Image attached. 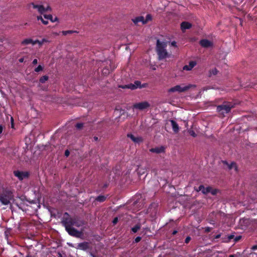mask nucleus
I'll return each instance as SVG.
<instances>
[{
  "label": "nucleus",
  "instance_id": "nucleus-39",
  "mask_svg": "<svg viewBox=\"0 0 257 257\" xmlns=\"http://www.w3.org/2000/svg\"><path fill=\"white\" fill-rule=\"evenodd\" d=\"M190 240H191V237H190V236H187V237L186 238L185 240V242L186 243H189V241H190Z\"/></svg>",
  "mask_w": 257,
  "mask_h": 257
},
{
  "label": "nucleus",
  "instance_id": "nucleus-6",
  "mask_svg": "<svg viewBox=\"0 0 257 257\" xmlns=\"http://www.w3.org/2000/svg\"><path fill=\"white\" fill-rule=\"evenodd\" d=\"M150 106V103L146 101L136 103L133 105V109L143 110Z\"/></svg>",
  "mask_w": 257,
  "mask_h": 257
},
{
  "label": "nucleus",
  "instance_id": "nucleus-10",
  "mask_svg": "<svg viewBox=\"0 0 257 257\" xmlns=\"http://www.w3.org/2000/svg\"><path fill=\"white\" fill-rule=\"evenodd\" d=\"M199 191L202 192L203 194H207L209 192H211L213 195L216 194V190H212L210 187H205L203 185H200L199 187Z\"/></svg>",
  "mask_w": 257,
  "mask_h": 257
},
{
  "label": "nucleus",
  "instance_id": "nucleus-17",
  "mask_svg": "<svg viewBox=\"0 0 257 257\" xmlns=\"http://www.w3.org/2000/svg\"><path fill=\"white\" fill-rule=\"evenodd\" d=\"M171 124L173 128V131L175 133H178L179 130V127L177 122L174 120H170Z\"/></svg>",
  "mask_w": 257,
  "mask_h": 257
},
{
  "label": "nucleus",
  "instance_id": "nucleus-53",
  "mask_svg": "<svg viewBox=\"0 0 257 257\" xmlns=\"http://www.w3.org/2000/svg\"><path fill=\"white\" fill-rule=\"evenodd\" d=\"M93 139L95 141H97L98 140V138L97 137H94Z\"/></svg>",
  "mask_w": 257,
  "mask_h": 257
},
{
  "label": "nucleus",
  "instance_id": "nucleus-29",
  "mask_svg": "<svg viewBox=\"0 0 257 257\" xmlns=\"http://www.w3.org/2000/svg\"><path fill=\"white\" fill-rule=\"evenodd\" d=\"M195 65H184L183 67V70L190 71L191 70Z\"/></svg>",
  "mask_w": 257,
  "mask_h": 257
},
{
  "label": "nucleus",
  "instance_id": "nucleus-56",
  "mask_svg": "<svg viewBox=\"0 0 257 257\" xmlns=\"http://www.w3.org/2000/svg\"><path fill=\"white\" fill-rule=\"evenodd\" d=\"M177 233V231L175 230L173 231V234H175Z\"/></svg>",
  "mask_w": 257,
  "mask_h": 257
},
{
  "label": "nucleus",
  "instance_id": "nucleus-14",
  "mask_svg": "<svg viewBox=\"0 0 257 257\" xmlns=\"http://www.w3.org/2000/svg\"><path fill=\"white\" fill-rule=\"evenodd\" d=\"M180 27L181 30L184 32L187 29H189L192 27V24L188 22H183L181 23Z\"/></svg>",
  "mask_w": 257,
  "mask_h": 257
},
{
  "label": "nucleus",
  "instance_id": "nucleus-45",
  "mask_svg": "<svg viewBox=\"0 0 257 257\" xmlns=\"http://www.w3.org/2000/svg\"><path fill=\"white\" fill-rule=\"evenodd\" d=\"M37 63H38L37 59H35L33 60L32 64H37Z\"/></svg>",
  "mask_w": 257,
  "mask_h": 257
},
{
  "label": "nucleus",
  "instance_id": "nucleus-2",
  "mask_svg": "<svg viewBox=\"0 0 257 257\" xmlns=\"http://www.w3.org/2000/svg\"><path fill=\"white\" fill-rule=\"evenodd\" d=\"M167 43L160 41L159 39L157 41L156 51L159 60H162L169 57V54L166 50Z\"/></svg>",
  "mask_w": 257,
  "mask_h": 257
},
{
  "label": "nucleus",
  "instance_id": "nucleus-13",
  "mask_svg": "<svg viewBox=\"0 0 257 257\" xmlns=\"http://www.w3.org/2000/svg\"><path fill=\"white\" fill-rule=\"evenodd\" d=\"M84 223V221L80 219L79 217H74L72 226H75L76 227H79L83 225Z\"/></svg>",
  "mask_w": 257,
  "mask_h": 257
},
{
  "label": "nucleus",
  "instance_id": "nucleus-26",
  "mask_svg": "<svg viewBox=\"0 0 257 257\" xmlns=\"http://www.w3.org/2000/svg\"><path fill=\"white\" fill-rule=\"evenodd\" d=\"M228 168L229 169H234L235 171H237V167L236 164L232 162L230 164L228 165Z\"/></svg>",
  "mask_w": 257,
  "mask_h": 257
},
{
  "label": "nucleus",
  "instance_id": "nucleus-1",
  "mask_svg": "<svg viewBox=\"0 0 257 257\" xmlns=\"http://www.w3.org/2000/svg\"><path fill=\"white\" fill-rule=\"evenodd\" d=\"M13 199V192L11 189L0 187V202L3 205H8Z\"/></svg>",
  "mask_w": 257,
  "mask_h": 257
},
{
  "label": "nucleus",
  "instance_id": "nucleus-12",
  "mask_svg": "<svg viewBox=\"0 0 257 257\" xmlns=\"http://www.w3.org/2000/svg\"><path fill=\"white\" fill-rule=\"evenodd\" d=\"M77 249H81L84 251H87L89 249V243L87 242H83L79 243L77 244Z\"/></svg>",
  "mask_w": 257,
  "mask_h": 257
},
{
  "label": "nucleus",
  "instance_id": "nucleus-11",
  "mask_svg": "<svg viewBox=\"0 0 257 257\" xmlns=\"http://www.w3.org/2000/svg\"><path fill=\"white\" fill-rule=\"evenodd\" d=\"M200 45L203 48H207L213 46V43L207 39H202L199 42Z\"/></svg>",
  "mask_w": 257,
  "mask_h": 257
},
{
  "label": "nucleus",
  "instance_id": "nucleus-21",
  "mask_svg": "<svg viewBox=\"0 0 257 257\" xmlns=\"http://www.w3.org/2000/svg\"><path fill=\"white\" fill-rule=\"evenodd\" d=\"M34 42V41L32 39H26L22 42V44L23 45H27L31 44H32V45H33Z\"/></svg>",
  "mask_w": 257,
  "mask_h": 257
},
{
  "label": "nucleus",
  "instance_id": "nucleus-50",
  "mask_svg": "<svg viewBox=\"0 0 257 257\" xmlns=\"http://www.w3.org/2000/svg\"><path fill=\"white\" fill-rule=\"evenodd\" d=\"M3 127L2 125H0V134H2L3 132Z\"/></svg>",
  "mask_w": 257,
  "mask_h": 257
},
{
  "label": "nucleus",
  "instance_id": "nucleus-24",
  "mask_svg": "<svg viewBox=\"0 0 257 257\" xmlns=\"http://www.w3.org/2000/svg\"><path fill=\"white\" fill-rule=\"evenodd\" d=\"M37 19L38 21L40 20L44 25H46L48 24V21L44 20L42 16H37Z\"/></svg>",
  "mask_w": 257,
  "mask_h": 257
},
{
  "label": "nucleus",
  "instance_id": "nucleus-52",
  "mask_svg": "<svg viewBox=\"0 0 257 257\" xmlns=\"http://www.w3.org/2000/svg\"><path fill=\"white\" fill-rule=\"evenodd\" d=\"M11 121H12V127H14L13 118L12 117H11Z\"/></svg>",
  "mask_w": 257,
  "mask_h": 257
},
{
  "label": "nucleus",
  "instance_id": "nucleus-54",
  "mask_svg": "<svg viewBox=\"0 0 257 257\" xmlns=\"http://www.w3.org/2000/svg\"><path fill=\"white\" fill-rule=\"evenodd\" d=\"M45 9H47V12L48 10H50V9H50V8L49 7H47V8H45Z\"/></svg>",
  "mask_w": 257,
  "mask_h": 257
},
{
  "label": "nucleus",
  "instance_id": "nucleus-51",
  "mask_svg": "<svg viewBox=\"0 0 257 257\" xmlns=\"http://www.w3.org/2000/svg\"><path fill=\"white\" fill-rule=\"evenodd\" d=\"M209 88H208V87H204V88H203V91H206V90H208V89H209Z\"/></svg>",
  "mask_w": 257,
  "mask_h": 257
},
{
  "label": "nucleus",
  "instance_id": "nucleus-3",
  "mask_svg": "<svg viewBox=\"0 0 257 257\" xmlns=\"http://www.w3.org/2000/svg\"><path fill=\"white\" fill-rule=\"evenodd\" d=\"M192 87H195V85L192 84H188L187 85H185L184 84L177 85L170 88L168 90V92L173 93L177 92L179 93H181L188 90L189 89Z\"/></svg>",
  "mask_w": 257,
  "mask_h": 257
},
{
  "label": "nucleus",
  "instance_id": "nucleus-22",
  "mask_svg": "<svg viewBox=\"0 0 257 257\" xmlns=\"http://www.w3.org/2000/svg\"><path fill=\"white\" fill-rule=\"evenodd\" d=\"M110 66L111 65H106L102 70V74L104 75L108 74L110 73Z\"/></svg>",
  "mask_w": 257,
  "mask_h": 257
},
{
  "label": "nucleus",
  "instance_id": "nucleus-19",
  "mask_svg": "<svg viewBox=\"0 0 257 257\" xmlns=\"http://www.w3.org/2000/svg\"><path fill=\"white\" fill-rule=\"evenodd\" d=\"M49 41L46 39H43L42 40H36L34 41L33 45L38 44L40 46H41L44 43L49 42Z\"/></svg>",
  "mask_w": 257,
  "mask_h": 257
},
{
  "label": "nucleus",
  "instance_id": "nucleus-33",
  "mask_svg": "<svg viewBox=\"0 0 257 257\" xmlns=\"http://www.w3.org/2000/svg\"><path fill=\"white\" fill-rule=\"evenodd\" d=\"M217 70L216 68H214L210 71V75L211 76L212 75H215L217 73Z\"/></svg>",
  "mask_w": 257,
  "mask_h": 257
},
{
  "label": "nucleus",
  "instance_id": "nucleus-35",
  "mask_svg": "<svg viewBox=\"0 0 257 257\" xmlns=\"http://www.w3.org/2000/svg\"><path fill=\"white\" fill-rule=\"evenodd\" d=\"M188 132L191 136L193 137H196V134L194 131L190 130L188 131Z\"/></svg>",
  "mask_w": 257,
  "mask_h": 257
},
{
  "label": "nucleus",
  "instance_id": "nucleus-31",
  "mask_svg": "<svg viewBox=\"0 0 257 257\" xmlns=\"http://www.w3.org/2000/svg\"><path fill=\"white\" fill-rule=\"evenodd\" d=\"M48 77L47 76H43L40 78V82L43 83L45 82V81H46L48 80Z\"/></svg>",
  "mask_w": 257,
  "mask_h": 257
},
{
  "label": "nucleus",
  "instance_id": "nucleus-15",
  "mask_svg": "<svg viewBox=\"0 0 257 257\" xmlns=\"http://www.w3.org/2000/svg\"><path fill=\"white\" fill-rule=\"evenodd\" d=\"M127 136L135 143H140L143 141L142 138L140 137H136L132 134H128Z\"/></svg>",
  "mask_w": 257,
  "mask_h": 257
},
{
  "label": "nucleus",
  "instance_id": "nucleus-58",
  "mask_svg": "<svg viewBox=\"0 0 257 257\" xmlns=\"http://www.w3.org/2000/svg\"><path fill=\"white\" fill-rule=\"evenodd\" d=\"M219 236H220V235H218L216 236V238H218V237H219Z\"/></svg>",
  "mask_w": 257,
  "mask_h": 257
},
{
  "label": "nucleus",
  "instance_id": "nucleus-37",
  "mask_svg": "<svg viewBox=\"0 0 257 257\" xmlns=\"http://www.w3.org/2000/svg\"><path fill=\"white\" fill-rule=\"evenodd\" d=\"M83 123H78L76 125V127L78 129L81 128L83 127Z\"/></svg>",
  "mask_w": 257,
  "mask_h": 257
},
{
  "label": "nucleus",
  "instance_id": "nucleus-44",
  "mask_svg": "<svg viewBox=\"0 0 257 257\" xmlns=\"http://www.w3.org/2000/svg\"><path fill=\"white\" fill-rule=\"evenodd\" d=\"M205 231L207 232H210L211 231V228L209 227H207L205 228Z\"/></svg>",
  "mask_w": 257,
  "mask_h": 257
},
{
  "label": "nucleus",
  "instance_id": "nucleus-16",
  "mask_svg": "<svg viewBox=\"0 0 257 257\" xmlns=\"http://www.w3.org/2000/svg\"><path fill=\"white\" fill-rule=\"evenodd\" d=\"M164 148L163 147H156L155 148H152L150 150V151L152 153L156 154H159L164 151Z\"/></svg>",
  "mask_w": 257,
  "mask_h": 257
},
{
  "label": "nucleus",
  "instance_id": "nucleus-7",
  "mask_svg": "<svg viewBox=\"0 0 257 257\" xmlns=\"http://www.w3.org/2000/svg\"><path fill=\"white\" fill-rule=\"evenodd\" d=\"M141 82L139 80H136L134 83H130L127 85H119V87L123 89H130L131 90H135L137 88H141Z\"/></svg>",
  "mask_w": 257,
  "mask_h": 257
},
{
  "label": "nucleus",
  "instance_id": "nucleus-32",
  "mask_svg": "<svg viewBox=\"0 0 257 257\" xmlns=\"http://www.w3.org/2000/svg\"><path fill=\"white\" fill-rule=\"evenodd\" d=\"M146 169H142L141 168H139L138 173L140 175H143V174H145L146 173Z\"/></svg>",
  "mask_w": 257,
  "mask_h": 257
},
{
  "label": "nucleus",
  "instance_id": "nucleus-9",
  "mask_svg": "<svg viewBox=\"0 0 257 257\" xmlns=\"http://www.w3.org/2000/svg\"><path fill=\"white\" fill-rule=\"evenodd\" d=\"M14 174L20 180H22L24 178L28 177L29 174L27 172H22L19 171H15Z\"/></svg>",
  "mask_w": 257,
  "mask_h": 257
},
{
  "label": "nucleus",
  "instance_id": "nucleus-25",
  "mask_svg": "<svg viewBox=\"0 0 257 257\" xmlns=\"http://www.w3.org/2000/svg\"><path fill=\"white\" fill-rule=\"evenodd\" d=\"M141 228L140 224H137L132 228L131 230L133 233H136Z\"/></svg>",
  "mask_w": 257,
  "mask_h": 257
},
{
  "label": "nucleus",
  "instance_id": "nucleus-48",
  "mask_svg": "<svg viewBox=\"0 0 257 257\" xmlns=\"http://www.w3.org/2000/svg\"><path fill=\"white\" fill-rule=\"evenodd\" d=\"M251 248L253 250H255L257 249V245L253 246Z\"/></svg>",
  "mask_w": 257,
  "mask_h": 257
},
{
  "label": "nucleus",
  "instance_id": "nucleus-47",
  "mask_svg": "<svg viewBox=\"0 0 257 257\" xmlns=\"http://www.w3.org/2000/svg\"><path fill=\"white\" fill-rule=\"evenodd\" d=\"M189 64L190 65H191V64H196V63L194 61H191L189 62Z\"/></svg>",
  "mask_w": 257,
  "mask_h": 257
},
{
  "label": "nucleus",
  "instance_id": "nucleus-46",
  "mask_svg": "<svg viewBox=\"0 0 257 257\" xmlns=\"http://www.w3.org/2000/svg\"><path fill=\"white\" fill-rule=\"evenodd\" d=\"M19 62L20 63H22V62H24V58H21L19 59Z\"/></svg>",
  "mask_w": 257,
  "mask_h": 257
},
{
  "label": "nucleus",
  "instance_id": "nucleus-49",
  "mask_svg": "<svg viewBox=\"0 0 257 257\" xmlns=\"http://www.w3.org/2000/svg\"><path fill=\"white\" fill-rule=\"evenodd\" d=\"M240 237H240V236H238L236 237H235V241H238L239 239H240Z\"/></svg>",
  "mask_w": 257,
  "mask_h": 257
},
{
  "label": "nucleus",
  "instance_id": "nucleus-43",
  "mask_svg": "<svg viewBox=\"0 0 257 257\" xmlns=\"http://www.w3.org/2000/svg\"><path fill=\"white\" fill-rule=\"evenodd\" d=\"M69 154H70L69 151L68 150H66L65 152V156L66 157H68Z\"/></svg>",
  "mask_w": 257,
  "mask_h": 257
},
{
  "label": "nucleus",
  "instance_id": "nucleus-8",
  "mask_svg": "<svg viewBox=\"0 0 257 257\" xmlns=\"http://www.w3.org/2000/svg\"><path fill=\"white\" fill-rule=\"evenodd\" d=\"M67 232L71 236L76 237H79L81 234V232L76 230L72 226L65 229Z\"/></svg>",
  "mask_w": 257,
  "mask_h": 257
},
{
  "label": "nucleus",
  "instance_id": "nucleus-59",
  "mask_svg": "<svg viewBox=\"0 0 257 257\" xmlns=\"http://www.w3.org/2000/svg\"><path fill=\"white\" fill-rule=\"evenodd\" d=\"M26 257H30L29 256H27Z\"/></svg>",
  "mask_w": 257,
  "mask_h": 257
},
{
  "label": "nucleus",
  "instance_id": "nucleus-28",
  "mask_svg": "<svg viewBox=\"0 0 257 257\" xmlns=\"http://www.w3.org/2000/svg\"><path fill=\"white\" fill-rule=\"evenodd\" d=\"M38 11L40 14H43L44 13L47 12V9H46L43 6H42L41 7H39V9L38 10Z\"/></svg>",
  "mask_w": 257,
  "mask_h": 257
},
{
  "label": "nucleus",
  "instance_id": "nucleus-18",
  "mask_svg": "<svg viewBox=\"0 0 257 257\" xmlns=\"http://www.w3.org/2000/svg\"><path fill=\"white\" fill-rule=\"evenodd\" d=\"M133 23L137 25L139 22H142L143 23V21H144V17L143 16H139L136 17L132 19Z\"/></svg>",
  "mask_w": 257,
  "mask_h": 257
},
{
  "label": "nucleus",
  "instance_id": "nucleus-34",
  "mask_svg": "<svg viewBox=\"0 0 257 257\" xmlns=\"http://www.w3.org/2000/svg\"><path fill=\"white\" fill-rule=\"evenodd\" d=\"M43 69V67H42V65H38V66L35 69V71L36 72H40L41 71H42Z\"/></svg>",
  "mask_w": 257,
  "mask_h": 257
},
{
  "label": "nucleus",
  "instance_id": "nucleus-36",
  "mask_svg": "<svg viewBox=\"0 0 257 257\" xmlns=\"http://www.w3.org/2000/svg\"><path fill=\"white\" fill-rule=\"evenodd\" d=\"M32 5L33 6V8L34 9H37V10H39L40 7H41L42 6V5H35L33 3L32 4Z\"/></svg>",
  "mask_w": 257,
  "mask_h": 257
},
{
  "label": "nucleus",
  "instance_id": "nucleus-4",
  "mask_svg": "<svg viewBox=\"0 0 257 257\" xmlns=\"http://www.w3.org/2000/svg\"><path fill=\"white\" fill-rule=\"evenodd\" d=\"M233 105L230 102H225L222 105L217 106V111L221 114L224 115L228 113Z\"/></svg>",
  "mask_w": 257,
  "mask_h": 257
},
{
  "label": "nucleus",
  "instance_id": "nucleus-41",
  "mask_svg": "<svg viewBox=\"0 0 257 257\" xmlns=\"http://www.w3.org/2000/svg\"><path fill=\"white\" fill-rule=\"evenodd\" d=\"M171 45L173 47H177V43L175 41H172L171 43Z\"/></svg>",
  "mask_w": 257,
  "mask_h": 257
},
{
  "label": "nucleus",
  "instance_id": "nucleus-42",
  "mask_svg": "<svg viewBox=\"0 0 257 257\" xmlns=\"http://www.w3.org/2000/svg\"><path fill=\"white\" fill-rule=\"evenodd\" d=\"M147 86H148L147 83L141 84V88H145V87H147Z\"/></svg>",
  "mask_w": 257,
  "mask_h": 257
},
{
  "label": "nucleus",
  "instance_id": "nucleus-5",
  "mask_svg": "<svg viewBox=\"0 0 257 257\" xmlns=\"http://www.w3.org/2000/svg\"><path fill=\"white\" fill-rule=\"evenodd\" d=\"M74 217H71L67 212H65L63 216L62 223L65 229L72 226Z\"/></svg>",
  "mask_w": 257,
  "mask_h": 257
},
{
  "label": "nucleus",
  "instance_id": "nucleus-27",
  "mask_svg": "<svg viewBox=\"0 0 257 257\" xmlns=\"http://www.w3.org/2000/svg\"><path fill=\"white\" fill-rule=\"evenodd\" d=\"M73 33H77L76 31H72V30H68V31H63L62 32V33L63 35L66 36L68 34H71Z\"/></svg>",
  "mask_w": 257,
  "mask_h": 257
},
{
  "label": "nucleus",
  "instance_id": "nucleus-30",
  "mask_svg": "<svg viewBox=\"0 0 257 257\" xmlns=\"http://www.w3.org/2000/svg\"><path fill=\"white\" fill-rule=\"evenodd\" d=\"M105 199H106V197L105 196H102V195H100L96 198V200H97V201H99V202H103L105 200Z\"/></svg>",
  "mask_w": 257,
  "mask_h": 257
},
{
  "label": "nucleus",
  "instance_id": "nucleus-40",
  "mask_svg": "<svg viewBox=\"0 0 257 257\" xmlns=\"http://www.w3.org/2000/svg\"><path fill=\"white\" fill-rule=\"evenodd\" d=\"M117 222H118V218L115 217L112 221L113 224H115L117 223Z\"/></svg>",
  "mask_w": 257,
  "mask_h": 257
},
{
  "label": "nucleus",
  "instance_id": "nucleus-57",
  "mask_svg": "<svg viewBox=\"0 0 257 257\" xmlns=\"http://www.w3.org/2000/svg\"><path fill=\"white\" fill-rule=\"evenodd\" d=\"M229 257H235L234 255L233 254H231L229 255Z\"/></svg>",
  "mask_w": 257,
  "mask_h": 257
},
{
  "label": "nucleus",
  "instance_id": "nucleus-55",
  "mask_svg": "<svg viewBox=\"0 0 257 257\" xmlns=\"http://www.w3.org/2000/svg\"><path fill=\"white\" fill-rule=\"evenodd\" d=\"M90 254L91 256L92 257H95V256L93 254V253H92L91 252L90 253Z\"/></svg>",
  "mask_w": 257,
  "mask_h": 257
},
{
  "label": "nucleus",
  "instance_id": "nucleus-38",
  "mask_svg": "<svg viewBox=\"0 0 257 257\" xmlns=\"http://www.w3.org/2000/svg\"><path fill=\"white\" fill-rule=\"evenodd\" d=\"M141 239H142L141 237H140V236H138V237H137L135 238V242L136 243L139 242V241H141Z\"/></svg>",
  "mask_w": 257,
  "mask_h": 257
},
{
  "label": "nucleus",
  "instance_id": "nucleus-23",
  "mask_svg": "<svg viewBox=\"0 0 257 257\" xmlns=\"http://www.w3.org/2000/svg\"><path fill=\"white\" fill-rule=\"evenodd\" d=\"M152 19V17L151 15L147 14L146 17V18L145 19L144 18V21H143V24H147L148 22L151 21Z\"/></svg>",
  "mask_w": 257,
  "mask_h": 257
},
{
  "label": "nucleus",
  "instance_id": "nucleus-20",
  "mask_svg": "<svg viewBox=\"0 0 257 257\" xmlns=\"http://www.w3.org/2000/svg\"><path fill=\"white\" fill-rule=\"evenodd\" d=\"M44 18L47 20H50L52 22H56L58 20V19L57 17H55L54 19H53V16L51 15H44Z\"/></svg>",
  "mask_w": 257,
  "mask_h": 257
}]
</instances>
